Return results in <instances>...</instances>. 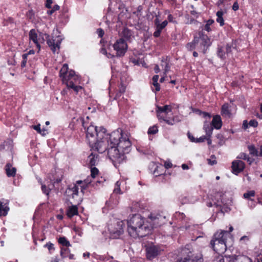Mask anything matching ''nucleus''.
Instances as JSON below:
<instances>
[{
  "label": "nucleus",
  "instance_id": "f257e3e1",
  "mask_svg": "<svg viewBox=\"0 0 262 262\" xmlns=\"http://www.w3.org/2000/svg\"><path fill=\"white\" fill-rule=\"evenodd\" d=\"M110 147L108 156L113 162L120 163L125 160V155L131 150L132 143L127 133L118 129L110 134Z\"/></svg>",
  "mask_w": 262,
  "mask_h": 262
},
{
  "label": "nucleus",
  "instance_id": "f03ea898",
  "mask_svg": "<svg viewBox=\"0 0 262 262\" xmlns=\"http://www.w3.org/2000/svg\"><path fill=\"white\" fill-rule=\"evenodd\" d=\"M82 126L86 132V138L90 146L99 153L108 150L110 145V134L106 133V129L92 124L88 125L83 119H81Z\"/></svg>",
  "mask_w": 262,
  "mask_h": 262
},
{
  "label": "nucleus",
  "instance_id": "7ed1b4c3",
  "mask_svg": "<svg viewBox=\"0 0 262 262\" xmlns=\"http://www.w3.org/2000/svg\"><path fill=\"white\" fill-rule=\"evenodd\" d=\"M127 226L128 232L134 238L144 237L150 231V227L140 214L133 215L127 221Z\"/></svg>",
  "mask_w": 262,
  "mask_h": 262
},
{
  "label": "nucleus",
  "instance_id": "20e7f679",
  "mask_svg": "<svg viewBox=\"0 0 262 262\" xmlns=\"http://www.w3.org/2000/svg\"><path fill=\"white\" fill-rule=\"evenodd\" d=\"M29 39L36 46L38 51L40 49V44L45 42L47 40V43L53 53L58 52L60 45L62 39L59 36L53 37L50 38L47 34L39 33L37 34L35 29H31L29 32Z\"/></svg>",
  "mask_w": 262,
  "mask_h": 262
},
{
  "label": "nucleus",
  "instance_id": "39448f33",
  "mask_svg": "<svg viewBox=\"0 0 262 262\" xmlns=\"http://www.w3.org/2000/svg\"><path fill=\"white\" fill-rule=\"evenodd\" d=\"M230 237L227 231L221 230L216 232L210 242L212 248L217 253H223L227 249V239Z\"/></svg>",
  "mask_w": 262,
  "mask_h": 262
},
{
  "label": "nucleus",
  "instance_id": "423d86ee",
  "mask_svg": "<svg viewBox=\"0 0 262 262\" xmlns=\"http://www.w3.org/2000/svg\"><path fill=\"white\" fill-rule=\"evenodd\" d=\"M195 38L197 40L196 41V50L205 54L211 44L210 39L202 32H200L197 36H195Z\"/></svg>",
  "mask_w": 262,
  "mask_h": 262
},
{
  "label": "nucleus",
  "instance_id": "0eeeda50",
  "mask_svg": "<svg viewBox=\"0 0 262 262\" xmlns=\"http://www.w3.org/2000/svg\"><path fill=\"white\" fill-rule=\"evenodd\" d=\"M171 111L172 107L169 105H165L163 106H158L156 110L157 117L160 121H163L167 124L172 125L174 123V119H166V117L164 116V113L168 114L169 113H171Z\"/></svg>",
  "mask_w": 262,
  "mask_h": 262
},
{
  "label": "nucleus",
  "instance_id": "6e6552de",
  "mask_svg": "<svg viewBox=\"0 0 262 262\" xmlns=\"http://www.w3.org/2000/svg\"><path fill=\"white\" fill-rule=\"evenodd\" d=\"M59 74L64 83L73 79L75 80L76 82L78 81V76L75 75L74 71L71 70L68 72V66L66 63L63 65L60 70Z\"/></svg>",
  "mask_w": 262,
  "mask_h": 262
},
{
  "label": "nucleus",
  "instance_id": "1a4fd4ad",
  "mask_svg": "<svg viewBox=\"0 0 262 262\" xmlns=\"http://www.w3.org/2000/svg\"><path fill=\"white\" fill-rule=\"evenodd\" d=\"M113 47L116 52V55L119 57L124 56L128 48L127 43L122 38L117 39Z\"/></svg>",
  "mask_w": 262,
  "mask_h": 262
},
{
  "label": "nucleus",
  "instance_id": "9d476101",
  "mask_svg": "<svg viewBox=\"0 0 262 262\" xmlns=\"http://www.w3.org/2000/svg\"><path fill=\"white\" fill-rule=\"evenodd\" d=\"M91 183V181H89V178H86L84 181H77L74 186L71 188L73 197L74 195H77L78 190L80 189L81 191L83 193L84 190L87 188L89 184Z\"/></svg>",
  "mask_w": 262,
  "mask_h": 262
},
{
  "label": "nucleus",
  "instance_id": "9b49d317",
  "mask_svg": "<svg viewBox=\"0 0 262 262\" xmlns=\"http://www.w3.org/2000/svg\"><path fill=\"white\" fill-rule=\"evenodd\" d=\"M232 45L227 43L225 47H219L217 50V55L222 60L228 58L231 54Z\"/></svg>",
  "mask_w": 262,
  "mask_h": 262
},
{
  "label": "nucleus",
  "instance_id": "f8f14e48",
  "mask_svg": "<svg viewBox=\"0 0 262 262\" xmlns=\"http://www.w3.org/2000/svg\"><path fill=\"white\" fill-rule=\"evenodd\" d=\"M168 21L164 20L163 22H161L159 18L158 17L154 20V25L155 27V31L153 33V35L155 37H158L160 36V34L163 30L167 25Z\"/></svg>",
  "mask_w": 262,
  "mask_h": 262
},
{
  "label": "nucleus",
  "instance_id": "ddd939ff",
  "mask_svg": "<svg viewBox=\"0 0 262 262\" xmlns=\"http://www.w3.org/2000/svg\"><path fill=\"white\" fill-rule=\"evenodd\" d=\"M245 168V163L241 160H234L232 163V169L233 173L237 174Z\"/></svg>",
  "mask_w": 262,
  "mask_h": 262
},
{
  "label": "nucleus",
  "instance_id": "4468645a",
  "mask_svg": "<svg viewBox=\"0 0 262 262\" xmlns=\"http://www.w3.org/2000/svg\"><path fill=\"white\" fill-rule=\"evenodd\" d=\"M160 253V250L156 246H151L146 248V256L151 259L157 256Z\"/></svg>",
  "mask_w": 262,
  "mask_h": 262
},
{
  "label": "nucleus",
  "instance_id": "2eb2a0df",
  "mask_svg": "<svg viewBox=\"0 0 262 262\" xmlns=\"http://www.w3.org/2000/svg\"><path fill=\"white\" fill-rule=\"evenodd\" d=\"M58 243L62 246L69 247L71 246L70 242L65 237H60L58 239ZM69 250L67 248H62L61 249L60 254L62 257H65L67 256L66 253H69Z\"/></svg>",
  "mask_w": 262,
  "mask_h": 262
},
{
  "label": "nucleus",
  "instance_id": "dca6fc26",
  "mask_svg": "<svg viewBox=\"0 0 262 262\" xmlns=\"http://www.w3.org/2000/svg\"><path fill=\"white\" fill-rule=\"evenodd\" d=\"M79 77H78V81L76 82L73 79L70 80L65 83L67 84V86L68 88L72 89L76 93H77L80 90H82V86L80 85H77L76 84L79 83Z\"/></svg>",
  "mask_w": 262,
  "mask_h": 262
},
{
  "label": "nucleus",
  "instance_id": "f3484780",
  "mask_svg": "<svg viewBox=\"0 0 262 262\" xmlns=\"http://www.w3.org/2000/svg\"><path fill=\"white\" fill-rule=\"evenodd\" d=\"M211 125L216 129H219L222 127V121L220 115H216L213 117Z\"/></svg>",
  "mask_w": 262,
  "mask_h": 262
},
{
  "label": "nucleus",
  "instance_id": "a211bd4d",
  "mask_svg": "<svg viewBox=\"0 0 262 262\" xmlns=\"http://www.w3.org/2000/svg\"><path fill=\"white\" fill-rule=\"evenodd\" d=\"M9 210L7 202L4 203L2 201H0V216H5L7 215Z\"/></svg>",
  "mask_w": 262,
  "mask_h": 262
},
{
  "label": "nucleus",
  "instance_id": "6ab92c4d",
  "mask_svg": "<svg viewBox=\"0 0 262 262\" xmlns=\"http://www.w3.org/2000/svg\"><path fill=\"white\" fill-rule=\"evenodd\" d=\"M226 13V11H223L222 9H220L216 13V21L217 23L220 24L221 26H223L225 24L223 15Z\"/></svg>",
  "mask_w": 262,
  "mask_h": 262
},
{
  "label": "nucleus",
  "instance_id": "aec40b11",
  "mask_svg": "<svg viewBox=\"0 0 262 262\" xmlns=\"http://www.w3.org/2000/svg\"><path fill=\"white\" fill-rule=\"evenodd\" d=\"M78 213L77 206L72 205L70 206L67 211V215L69 217H72L74 215H77Z\"/></svg>",
  "mask_w": 262,
  "mask_h": 262
},
{
  "label": "nucleus",
  "instance_id": "412c9836",
  "mask_svg": "<svg viewBox=\"0 0 262 262\" xmlns=\"http://www.w3.org/2000/svg\"><path fill=\"white\" fill-rule=\"evenodd\" d=\"M203 129H204L206 133V135L207 137L211 136V135L212 134L213 127L208 121H206L204 122Z\"/></svg>",
  "mask_w": 262,
  "mask_h": 262
},
{
  "label": "nucleus",
  "instance_id": "4be33fe9",
  "mask_svg": "<svg viewBox=\"0 0 262 262\" xmlns=\"http://www.w3.org/2000/svg\"><path fill=\"white\" fill-rule=\"evenodd\" d=\"M88 160L89 164L91 166H94L96 165L98 162V155L94 154L92 153L89 157Z\"/></svg>",
  "mask_w": 262,
  "mask_h": 262
},
{
  "label": "nucleus",
  "instance_id": "5701e85b",
  "mask_svg": "<svg viewBox=\"0 0 262 262\" xmlns=\"http://www.w3.org/2000/svg\"><path fill=\"white\" fill-rule=\"evenodd\" d=\"M222 115L225 117L230 118L231 116L228 104H224L222 107Z\"/></svg>",
  "mask_w": 262,
  "mask_h": 262
},
{
  "label": "nucleus",
  "instance_id": "b1692460",
  "mask_svg": "<svg viewBox=\"0 0 262 262\" xmlns=\"http://www.w3.org/2000/svg\"><path fill=\"white\" fill-rule=\"evenodd\" d=\"M6 171L8 177H14L16 174V169L14 167H12L10 164H7L6 166Z\"/></svg>",
  "mask_w": 262,
  "mask_h": 262
},
{
  "label": "nucleus",
  "instance_id": "393cba45",
  "mask_svg": "<svg viewBox=\"0 0 262 262\" xmlns=\"http://www.w3.org/2000/svg\"><path fill=\"white\" fill-rule=\"evenodd\" d=\"M151 225L149 227H150V230L154 228H156L161 225L159 222V218L156 216H151L150 217Z\"/></svg>",
  "mask_w": 262,
  "mask_h": 262
},
{
  "label": "nucleus",
  "instance_id": "a878e982",
  "mask_svg": "<svg viewBox=\"0 0 262 262\" xmlns=\"http://www.w3.org/2000/svg\"><path fill=\"white\" fill-rule=\"evenodd\" d=\"M248 148L250 154L253 157H258L259 155V151L255 148L253 145H249L248 146Z\"/></svg>",
  "mask_w": 262,
  "mask_h": 262
},
{
  "label": "nucleus",
  "instance_id": "bb28decb",
  "mask_svg": "<svg viewBox=\"0 0 262 262\" xmlns=\"http://www.w3.org/2000/svg\"><path fill=\"white\" fill-rule=\"evenodd\" d=\"M121 34L122 36L126 39H130L131 36H132V33L131 31L126 28L123 29V30L122 31Z\"/></svg>",
  "mask_w": 262,
  "mask_h": 262
},
{
  "label": "nucleus",
  "instance_id": "cd10ccee",
  "mask_svg": "<svg viewBox=\"0 0 262 262\" xmlns=\"http://www.w3.org/2000/svg\"><path fill=\"white\" fill-rule=\"evenodd\" d=\"M99 173V170L96 167H92L91 169V176L88 177L87 178H89V181H92V179H94L96 178V177L98 174Z\"/></svg>",
  "mask_w": 262,
  "mask_h": 262
},
{
  "label": "nucleus",
  "instance_id": "c85d7f7f",
  "mask_svg": "<svg viewBox=\"0 0 262 262\" xmlns=\"http://www.w3.org/2000/svg\"><path fill=\"white\" fill-rule=\"evenodd\" d=\"M216 262H234V260L226 257L224 258L223 255H219L215 258Z\"/></svg>",
  "mask_w": 262,
  "mask_h": 262
},
{
  "label": "nucleus",
  "instance_id": "c756f323",
  "mask_svg": "<svg viewBox=\"0 0 262 262\" xmlns=\"http://www.w3.org/2000/svg\"><path fill=\"white\" fill-rule=\"evenodd\" d=\"M196 39L195 38V36L194 37V39L192 42H189L186 45L187 49L189 51H192L193 50L196 49Z\"/></svg>",
  "mask_w": 262,
  "mask_h": 262
},
{
  "label": "nucleus",
  "instance_id": "7c9ffc66",
  "mask_svg": "<svg viewBox=\"0 0 262 262\" xmlns=\"http://www.w3.org/2000/svg\"><path fill=\"white\" fill-rule=\"evenodd\" d=\"M158 132V127L156 125H153L149 128L148 130V134L155 135Z\"/></svg>",
  "mask_w": 262,
  "mask_h": 262
},
{
  "label": "nucleus",
  "instance_id": "2f4dec72",
  "mask_svg": "<svg viewBox=\"0 0 262 262\" xmlns=\"http://www.w3.org/2000/svg\"><path fill=\"white\" fill-rule=\"evenodd\" d=\"M214 20L213 19H209L207 20L206 24L204 26V30L207 31V32H210L211 31V28L210 26L214 23Z\"/></svg>",
  "mask_w": 262,
  "mask_h": 262
},
{
  "label": "nucleus",
  "instance_id": "473e14b6",
  "mask_svg": "<svg viewBox=\"0 0 262 262\" xmlns=\"http://www.w3.org/2000/svg\"><path fill=\"white\" fill-rule=\"evenodd\" d=\"M239 262H252V259L249 257L245 255L241 256L238 258Z\"/></svg>",
  "mask_w": 262,
  "mask_h": 262
},
{
  "label": "nucleus",
  "instance_id": "72a5a7b5",
  "mask_svg": "<svg viewBox=\"0 0 262 262\" xmlns=\"http://www.w3.org/2000/svg\"><path fill=\"white\" fill-rule=\"evenodd\" d=\"M50 187H47L45 185L42 184L41 185V190L43 193L46 194L47 195H48L50 193V190L52 188Z\"/></svg>",
  "mask_w": 262,
  "mask_h": 262
},
{
  "label": "nucleus",
  "instance_id": "f704fd0d",
  "mask_svg": "<svg viewBox=\"0 0 262 262\" xmlns=\"http://www.w3.org/2000/svg\"><path fill=\"white\" fill-rule=\"evenodd\" d=\"M208 163L210 165H213L216 164L217 162L215 160V157L214 155L211 156L210 159H207Z\"/></svg>",
  "mask_w": 262,
  "mask_h": 262
},
{
  "label": "nucleus",
  "instance_id": "c9c22d12",
  "mask_svg": "<svg viewBox=\"0 0 262 262\" xmlns=\"http://www.w3.org/2000/svg\"><path fill=\"white\" fill-rule=\"evenodd\" d=\"M120 182L119 181H117L115 184V188L114 190V192L115 193H120Z\"/></svg>",
  "mask_w": 262,
  "mask_h": 262
},
{
  "label": "nucleus",
  "instance_id": "e433bc0d",
  "mask_svg": "<svg viewBox=\"0 0 262 262\" xmlns=\"http://www.w3.org/2000/svg\"><path fill=\"white\" fill-rule=\"evenodd\" d=\"M28 54H24L22 55L23 60L21 61V67H25L26 65L27 57Z\"/></svg>",
  "mask_w": 262,
  "mask_h": 262
},
{
  "label": "nucleus",
  "instance_id": "4c0bfd02",
  "mask_svg": "<svg viewBox=\"0 0 262 262\" xmlns=\"http://www.w3.org/2000/svg\"><path fill=\"white\" fill-rule=\"evenodd\" d=\"M238 158L239 159H244L247 160V161H250V158L249 157V156L245 153H241L238 156Z\"/></svg>",
  "mask_w": 262,
  "mask_h": 262
},
{
  "label": "nucleus",
  "instance_id": "58836bf2",
  "mask_svg": "<svg viewBox=\"0 0 262 262\" xmlns=\"http://www.w3.org/2000/svg\"><path fill=\"white\" fill-rule=\"evenodd\" d=\"M152 84L154 86V88L152 87V89L153 91H154V88H155V92H158L160 91V84L158 83V82H154V81H152Z\"/></svg>",
  "mask_w": 262,
  "mask_h": 262
},
{
  "label": "nucleus",
  "instance_id": "ea45409f",
  "mask_svg": "<svg viewBox=\"0 0 262 262\" xmlns=\"http://www.w3.org/2000/svg\"><path fill=\"white\" fill-rule=\"evenodd\" d=\"M60 7L58 5H55L54 6L53 8L50 10H48L47 11V13L49 14V15H51L55 11H57V10H58L59 9Z\"/></svg>",
  "mask_w": 262,
  "mask_h": 262
},
{
  "label": "nucleus",
  "instance_id": "a19ab883",
  "mask_svg": "<svg viewBox=\"0 0 262 262\" xmlns=\"http://www.w3.org/2000/svg\"><path fill=\"white\" fill-rule=\"evenodd\" d=\"M255 194V192L253 190L248 191L244 194V196L245 199H249L251 196H253Z\"/></svg>",
  "mask_w": 262,
  "mask_h": 262
},
{
  "label": "nucleus",
  "instance_id": "79ce46f5",
  "mask_svg": "<svg viewBox=\"0 0 262 262\" xmlns=\"http://www.w3.org/2000/svg\"><path fill=\"white\" fill-rule=\"evenodd\" d=\"M177 262H202V260L201 259H198L197 260H194L193 259H186L185 260H181L178 261Z\"/></svg>",
  "mask_w": 262,
  "mask_h": 262
},
{
  "label": "nucleus",
  "instance_id": "37998d69",
  "mask_svg": "<svg viewBox=\"0 0 262 262\" xmlns=\"http://www.w3.org/2000/svg\"><path fill=\"white\" fill-rule=\"evenodd\" d=\"M126 86L123 84H121L119 85V92H120V95H122L125 91Z\"/></svg>",
  "mask_w": 262,
  "mask_h": 262
},
{
  "label": "nucleus",
  "instance_id": "c03bdc74",
  "mask_svg": "<svg viewBox=\"0 0 262 262\" xmlns=\"http://www.w3.org/2000/svg\"><path fill=\"white\" fill-rule=\"evenodd\" d=\"M249 125L250 126L255 127L257 126L258 122L256 120H255L254 119L251 120L249 122Z\"/></svg>",
  "mask_w": 262,
  "mask_h": 262
},
{
  "label": "nucleus",
  "instance_id": "a18cd8bd",
  "mask_svg": "<svg viewBox=\"0 0 262 262\" xmlns=\"http://www.w3.org/2000/svg\"><path fill=\"white\" fill-rule=\"evenodd\" d=\"M45 247H47L49 249V250L50 251V252H51L52 250H54L53 244L52 243H47L45 245Z\"/></svg>",
  "mask_w": 262,
  "mask_h": 262
},
{
  "label": "nucleus",
  "instance_id": "49530a36",
  "mask_svg": "<svg viewBox=\"0 0 262 262\" xmlns=\"http://www.w3.org/2000/svg\"><path fill=\"white\" fill-rule=\"evenodd\" d=\"M206 138H207L206 135L201 136L199 138H196L195 143L203 142L206 140Z\"/></svg>",
  "mask_w": 262,
  "mask_h": 262
},
{
  "label": "nucleus",
  "instance_id": "de8ad7c7",
  "mask_svg": "<svg viewBox=\"0 0 262 262\" xmlns=\"http://www.w3.org/2000/svg\"><path fill=\"white\" fill-rule=\"evenodd\" d=\"M200 115L202 116L203 118H208L210 119L211 118V115L207 112H201Z\"/></svg>",
  "mask_w": 262,
  "mask_h": 262
},
{
  "label": "nucleus",
  "instance_id": "09e8293b",
  "mask_svg": "<svg viewBox=\"0 0 262 262\" xmlns=\"http://www.w3.org/2000/svg\"><path fill=\"white\" fill-rule=\"evenodd\" d=\"M164 166L166 169H169L172 166V164L169 161H165L164 163Z\"/></svg>",
  "mask_w": 262,
  "mask_h": 262
},
{
  "label": "nucleus",
  "instance_id": "8fccbe9b",
  "mask_svg": "<svg viewBox=\"0 0 262 262\" xmlns=\"http://www.w3.org/2000/svg\"><path fill=\"white\" fill-rule=\"evenodd\" d=\"M32 128L36 130L38 133L39 134L41 128H40V125L39 124L36 125H33L32 126Z\"/></svg>",
  "mask_w": 262,
  "mask_h": 262
},
{
  "label": "nucleus",
  "instance_id": "3c124183",
  "mask_svg": "<svg viewBox=\"0 0 262 262\" xmlns=\"http://www.w3.org/2000/svg\"><path fill=\"white\" fill-rule=\"evenodd\" d=\"M97 34L100 37H102L104 35V31L102 29H98L97 31Z\"/></svg>",
  "mask_w": 262,
  "mask_h": 262
},
{
  "label": "nucleus",
  "instance_id": "603ef678",
  "mask_svg": "<svg viewBox=\"0 0 262 262\" xmlns=\"http://www.w3.org/2000/svg\"><path fill=\"white\" fill-rule=\"evenodd\" d=\"M238 8H239V6H238V4L237 2H234L232 6V9L234 11H236L238 9Z\"/></svg>",
  "mask_w": 262,
  "mask_h": 262
},
{
  "label": "nucleus",
  "instance_id": "864d4df0",
  "mask_svg": "<svg viewBox=\"0 0 262 262\" xmlns=\"http://www.w3.org/2000/svg\"><path fill=\"white\" fill-rule=\"evenodd\" d=\"M52 4V0H47L46 3V7L48 8H51Z\"/></svg>",
  "mask_w": 262,
  "mask_h": 262
},
{
  "label": "nucleus",
  "instance_id": "5fc2aeb1",
  "mask_svg": "<svg viewBox=\"0 0 262 262\" xmlns=\"http://www.w3.org/2000/svg\"><path fill=\"white\" fill-rule=\"evenodd\" d=\"M39 134H41L42 136H45L48 134V130L47 129L43 128L42 129H41Z\"/></svg>",
  "mask_w": 262,
  "mask_h": 262
},
{
  "label": "nucleus",
  "instance_id": "6e6d98bb",
  "mask_svg": "<svg viewBox=\"0 0 262 262\" xmlns=\"http://www.w3.org/2000/svg\"><path fill=\"white\" fill-rule=\"evenodd\" d=\"M188 137L191 142H196V139L192 135H191L190 133L188 134Z\"/></svg>",
  "mask_w": 262,
  "mask_h": 262
},
{
  "label": "nucleus",
  "instance_id": "4d7b16f0",
  "mask_svg": "<svg viewBox=\"0 0 262 262\" xmlns=\"http://www.w3.org/2000/svg\"><path fill=\"white\" fill-rule=\"evenodd\" d=\"M51 181L53 183L52 187H53L54 186L55 184L56 183H60L61 181V179L59 178V179H57L56 180L55 179L52 180Z\"/></svg>",
  "mask_w": 262,
  "mask_h": 262
},
{
  "label": "nucleus",
  "instance_id": "13d9d810",
  "mask_svg": "<svg viewBox=\"0 0 262 262\" xmlns=\"http://www.w3.org/2000/svg\"><path fill=\"white\" fill-rule=\"evenodd\" d=\"M249 125V123L248 122V121L247 120H244L243 122V128L245 129H246L247 128H248Z\"/></svg>",
  "mask_w": 262,
  "mask_h": 262
},
{
  "label": "nucleus",
  "instance_id": "bf43d9fd",
  "mask_svg": "<svg viewBox=\"0 0 262 262\" xmlns=\"http://www.w3.org/2000/svg\"><path fill=\"white\" fill-rule=\"evenodd\" d=\"M159 79V75H156L153 76L152 79V81H154V82H156V81L158 82Z\"/></svg>",
  "mask_w": 262,
  "mask_h": 262
},
{
  "label": "nucleus",
  "instance_id": "052dcab7",
  "mask_svg": "<svg viewBox=\"0 0 262 262\" xmlns=\"http://www.w3.org/2000/svg\"><path fill=\"white\" fill-rule=\"evenodd\" d=\"M168 19L169 22H173V16L171 14H169L168 15Z\"/></svg>",
  "mask_w": 262,
  "mask_h": 262
},
{
  "label": "nucleus",
  "instance_id": "680f3d73",
  "mask_svg": "<svg viewBox=\"0 0 262 262\" xmlns=\"http://www.w3.org/2000/svg\"><path fill=\"white\" fill-rule=\"evenodd\" d=\"M154 71L156 73H158L160 72V68L158 65L155 66Z\"/></svg>",
  "mask_w": 262,
  "mask_h": 262
},
{
  "label": "nucleus",
  "instance_id": "e2e57ef3",
  "mask_svg": "<svg viewBox=\"0 0 262 262\" xmlns=\"http://www.w3.org/2000/svg\"><path fill=\"white\" fill-rule=\"evenodd\" d=\"M182 168L183 170H187L189 169V166L186 164H183L182 165Z\"/></svg>",
  "mask_w": 262,
  "mask_h": 262
},
{
  "label": "nucleus",
  "instance_id": "0e129e2a",
  "mask_svg": "<svg viewBox=\"0 0 262 262\" xmlns=\"http://www.w3.org/2000/svg\"><path fill=\"white\" fill-rule=\"evenodd\" d=\"M165 69H164V74H166V73L169 71V67L168 65V64H167L166 62H165Z\"/></svg>",
  "mask_w": 262,
  "mask_h": 262
},
{
  "label": "nucleus",
  "instance_id": "69168bd1",
  "mask_svg": "<svg viewBox=\"0 0 262 262\" xmlns=\"http://www.w3.org/2000/svg\"><path fill=\"white\" fill-rule=\"evenodd\" d=\"M100 52L104 55H107V51L105 48H101L100 50Z\"/></svg>",
  "mask_w": 262,
  "mask_h": 262
},
{
  "label": "nucleus",
  "instance_id": "338daca9",
  "mask_svg": "<svg viewBox=\"0 0 262 262\" xmlns=\"http://www.w3.org/2000/svg\"><path fill=\"white\" fill-rule=\"evenodd\" d=\"M206 137L207 138H206V140L207 141V143L208 145H211V143H212V141L210 139V137H207L206 136Z\"/></svg>",
  "mask_w": 262,
  "mask_h": 262
},
{
  "label": "nucleus",
  "instance_id": "774afa93",
  "mask_svg": "<svg viewBox=\"0 0 262 262\" xmlns=\"http://www.w3.org/2000/svg\"><path fill=\"white\" fill-rule=\"evenodd\" d=\"M256 259L257 262H262V255H258Z\"/></svg>",
  "mask_w": 262,
  "mask_h": 262
}]
</instances>
